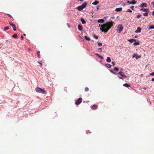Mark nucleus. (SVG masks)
Listing matches in <instances>:
<instances>
[{
  "mask_svg": "<svg viewBox=\"0 0 154 154\" xmlns=\"http://www.w3.org/2000/svg\"><path fill=\"white\" fill-rule=\"evenodd\" d=\"M148 12H146V13H144L143 14V15L144 16H148Z\"/></svg>",
  "mask_w": 154,
  "mask_h": 154,
  "instance_id": "29",
  "label": "nucleus"
},
{
  "mask_svg": "<svg viewBox=\"0 0 154 154\" xmlns=\"http://www.w3.org/2000/svg\"><path fill=\"white\" fill-rule=\"evenodd\" d=\"M99 57L102 59H103V57L100 55V56H99Z\"/></svg>",
  "mask_w": 154,
  "mask_h": 154,
  "instance_id": "42",
  "label": "nucleus"
},
{
  "mask_svg": "<svg viewBox=\"0 0 154 154\" xmlns=\"http://www.w3.org/2000/svg\"><path fill=\"white\" fill-rule=\"evenodd\" d=\"M152 15H154V11H153L152 12Z\"/></svg>",
  "mask_w": 154,
  "mask_h": 154,
  "instance_id": "46",
  "label": "nucleus"
},
{
  "mask_svg": "<svg viewBox=\"0 0 154 154\" xmlns=\"http://www.w3.org/2000/svg\"><path fill=\"white\" fill-rule=\"evenodd\" d=\"M8 15H9V16L10 17H11V15H10V14H8Z\"/></svg>",
  "mask_w": 154,
  "mask_h": 154,
  "instance_id": "53",
  "label": "nucleus"
},
{
  "mask_svg": "<svg viewBox=\"0 0 154 154\" xmlns=\"http://www.w3.org/2000/svg\"><path fill=\"white\" fill-rule=\"evenodd\" d=\"M126 12L131 13L132 12V11L131 9H128L126 11Z\"/></svg>",
  "mask_w": 154,
  "mask_h": 154,
  "instance_id": "32",
  "label": "nucleus"
},
{
  "mask_svg": "<svg viewBox=\"0 0 154 154\" xmlns=\"http://www.w3.org/2000/svg\"><path fill=\"white\" fill-rule=\"evenodd\" d=\"M112 64L113 66H114L115 65V63L114 62H112Z\"/></svg>",
  "mask_w": 154,
  "mask_h": 154,
  "instance_id": "41",
  "label": "nucleus"
},
{
  "mask_svg": "<svg viewBox=\"0 0 154 154\" xmlns=\"http://www.w3.org/2000/svg\"><path fill=\"white\" fill-rule=\"evenodd\" d=\"M81 21L83 24H85L86 23L85 20L83 19L82 18L81 19Z\"/></svg>",
  "mask_w": 154,
  "mask_h": 154,
  "instance_id": "22",
  "label": "nucleus"
},
{
  "mask_svg": "<svg viewBox=\"0 0 154 154\" xmlns=\"http://www.w3.org/2000/svg\"><path fill=\"white\" fill-rule=\"evenodd\" d=\"M150 75H154V72H152V73H150Z\"/></svg>",
  "mask_w": 154,
  "mask_h": 154,
  "instance_id": "43",
  "label": "nucleus"
},
{
  "mask_svg": "<svg viewBox=\"0 0 154 154\" xmlns=\"http://www.w3.org/2000/svg\"><path fill=\"white\" fill-rule=\"evenodd\" d=\"M141 29L140 27H138L137 28V30L135 31V32L136 33L140 32H141Z\"/></svg>",
  "mask_w": 154,
  "mask_h": 154,
  "instance_id": "9",
  "label": "nucleus"
},
{
  "mask_svg": "<svg viewBox=\"0 0 154 154\" xmlns=\"http://www.w3.org/2000/svg\"><path fill=\"white\" fill-rule=\"evenodd\" d=\"M94 37L96 39H97L98 38V36L94 34L93 35Z\"/></svg>",
  "mask_w": 154,
  "mask_h": 154,
  "instance_id": "35",
  "label": "nucleus"
},
{
  "mask_svg": "<svg viewBox=\"0 0 154 154\" xmlns=\"http://www.w3.org/2000/svg\"><path fill=\"white\" fill-rule=\"evenodd\" d=\"M35 90L36 92L40 93L42 94H46L47 92L44 90L42 89V88H40L38 87H37L35 88Z\"/></svg>",
  "mask_w": 154,
  "mask_h": 154,
  "instance_id": "2",
  "label": "nucleus"
},
{
  "mask_svg": "<svg viewBox=\"0 0 154 154\" xmlns=\"http://www.w3.org/2000/svg\"><path fill=\"white\" fill-rule=\"evenodd\" d=\"M113 23V22H107L101 25L100 24L99 26L101 27L100 29L102 32H107L112 26Z\"/></svg>",
  "mask_w": 154,
  "mask_h": 154,
  "instance_id": "1",
  "label": "nucleus"
},
{
  "mask_svg": "<svg viewBox=\"0 0 154 154\" xmlns=\"http://www.w3.org/2000/svg\"><path fill=\"white\" fill-rule=\"evenodd\" d=\"M21 38L22 39H23V35H21Z\"/></svg>",
  "mask_w": 154,
  "mask_h": 154,
  "instance_id": "45",
  "label": "nucleus"
},
{
  "mask_svg": "<svg viewBox=\"0 0 154 154\" xmlns=\"http://www.w3.org/2000/svg\"><path fill=\"white\" fill-rule=\"evenodd\" d=\"M99 3V2L98 1H95L94 2H93L92 4L93 5H97Z\"/></svg>",
  "mask_w": 154,
  "mask_h": 154,
  "instance_id": "16",
  "label": "nucleus"
},
{
  "mask_svg": "<svg viewBox=\"0 0 154 154\" xmlns=\"http://www.w3.org/2000/svg\"><path fill=\"white\" fill-rule=\"evenodd\" d=\"M153 38H154V37H153Z\"/></svg>",
  "mask_w": 154,
  "mask_h": 154,
  "instance_id": "56",
  "label": "nucleus"
},
{
  "mask_svg": "<svg viewBox=\"0 0 154 154\" xmlns=\"http://www.w3.org/2000/svg\"><path fill=\"white\" fill-rule=\"evenodd\" d=\"M111 72L112 73L113 72L112 71H111Z\"/></svg>",
  "mask_w": 154,
  "mask_h": 154,
  "instance_id": "51",
  "label": "nucleus"
},
{
  "mask_svg": "<svg viewBox=\"0 0 154 154\" xmlns=\"http://www.w3.org/2000/svg\"><path fill=\"white\" fill-rule=\"evenodd\" d=\"M95 54L97 56H98L99 57V56H100V55L99 54H98L97 53H95Z\"/></svg>",
  "mask_w": 154,
  "mask_h": 154,
  "instance_id": "39",
  "label": "nucleus"
},
{
  "mask_svg": "<svg viewBox=\"0 0 154 154\" xmlns=\"http://www.w3.org/2000/svg\"><path fill=\"white\" fill-rule=\"evenodd\" d=\"M128 3L129 4H134L136 3V2L134 0H133L130 2L128 1Z\"/></svg>",
  "mask_w": 154,
  "mask_h": 154,
  "instance_id": "8",
  "label": "nucleus"
},
{
  "mask_svg": "<svg viewBox=\"0 0 154 154\" xmlns=\"http://www.w3.org/2000/svg\"><path fill=\"white\" fill-rule=\"evenodd\" d=\"M112 74H116V73H115V72H113V73H112Z\"/></svg>",
  "mask_w": 154,
  "mask_h": 154,
  "instance_id": "49",
  "label": "nucleus"
},
{
  "mask_svg": "<svg viewBox=\"0 0 154 154\" xmlns=\"http://www.w3.org/2000/svg\"><path fill=\"white\" fill-rule=\"evenodd\" d=\"M12 37L14 38H17V35L16 34H15L12 35Z\"/></svg>",
  "mask_w": 154,
  "mask_h": 154,
  "instance_id": "27",
  "label": "nucleus"
},
{
  "mask_svg": "<svg viewBox=\"0 0 154 154\" xmlns=\"http://www.w3.org/2000/svg\"><path fill=\"white\" fill-rule=\"evenodd\" d=\"M37 56L38 58H39L40 57V51H38L37 52Z\"/></svg>",
  "mask_w": 154,
  "mask_h": 154,
  "instance_id": "23",
  "label": "nucleus"
},
{
  "mask_svg": "<svg viewBox=\"0 0 154 154\" xmlns=\"http://www.w3.org/2000/svg\"><path fill=\"white\" fill-rule=\"evenodd\" d=\"M87 5V2H85L81 5V6L84 9L86 7Z\"/></svg>",
  "mask_w": 154,
  "mask_h": 154,
  "instance_id": "7",
  "label": "nucleus"
},
{
  "mask_svg": "<svg viewBox=\"0 0 154 154\" xmlns=\"http://www.w3.org/2000/svg\"><path fill=\"white\" fill-rule=\"evenodd\" d=\"M133 57H135L137 59L140 57V56H138L137 54H134V55L133 56Z\"/></svg>",
  "mask_w": 154,
  "mask_h": 154,
  "instance_id": "17",
  "label": "nucleus"
},
{
  "mask_svg": "<svg viewBox=\"0 0 154 154\" xmlns=\"http://www.w3.org/2000/svg\"><path fill=\"white\" fill-rule=\"evenodd\" d=\"M85 38L87 41H90V38L86 36H85Z\"/></svg>",
  "mask_w": 154,
  "mask_h": 154,
  "instance_id": "24",
  "label": "nucleus"
},
{
  "mask_svg": "<svg viewBox=\"0 0 154 154\" xmlns=\"http://www.w3.org/2000/svg\"><path fill=\"white\" fill-rule=\"evenodd\" d=\"M114 69L116 71H118L119 70V68L117 67H115L114 68Z\"/></svg>",
  "mask_w": 154,
  "mask_h": 154,
  "instance_id": "28",
  "label": "nucleus"
},
{
  "mask_svg": "<svg viewBox=\"0 0 154 154\" xmlns=\"http://www.w3.org/2000/svg\"><path fill=\"white\" fill-rule=\"evenodd\" d=\"M150 29H154V25H152L149 27Z\"/></svg>",
  "mask_w": 154,
  "mask_h": 154,
  "instance_id": "34",
  "label": "nucleus"
},
{
  "mask_svg": "<svg viewBox=\"0 0 154 154\" xmlns=\"http://www.w3.org/2000/svg\"><path fill=\"white\" fill-rule=\"evenodd\" d=\"M141 17V15L140 14L138 15L137 16V18H140Z\"/></svg>",
  "mask_w": 154,
  "mask_h": 154,
  "instance_id": "36",
  "label": "nucleus"
},
{
  "mask_svg": "<svg viewBox=\"0 0 154 154\" xmlns=\"http://www.w3.org/2000/svg\"><path fill=\"white\" fill-rule=\"evenodd\" d=\"M140 10L141 11H143L146 12H149V10L148 9H140Z\"/></svg>",
  "mask_w": 154,
  "mask_h": 154,
  "instance_id": "12",
  "label": "nucleus"
},
{
  "mask_svg": "<svg viewBox=\"0 0 154 154\" xmlns=\"http://www.w3.org/2000/svg\"><path fill=\"white\" fill-rule=\"evenodd\" d=\"M123 29V27L122 24H119L117 28V31L119 33L122 32Z\"/></svg>",
  "mask_w": 154,
  "mask_h": 154,
  "instance_id": "3",
  "label": "nucleus"
},
{
  "mask_svg": "<svg viewBox=\"0 0 154 154\" xmlns=\"http://www.w3.org/2000/svg\"><path fill=\"white\" fill-rule=\"evenodd\" d=\"M143 89H144V90H146V88H145V87H144L143 88Z\"/></svg>",
  "mask_w": 154,
  "mask_h": 154,
  "instance_id": "50",
  "label": "nucleus"
},
{
  "mask_svg": "<svg viewBox=\"0 0 154 154\" xmlns=\"http://www.w3.org/2000/svg\"><path fill=\"white\" fill-rule=\"evenodd\" d=\"M140 7L142 8H143L144 7H146L147 4L146 3H143L142 4H141Z\"/></svg>",
  "mask_w": 154,
  "mask_h": 154,
  "instance_id": "10",
  "label": "nucleus"
},
{
  "mask_svg": "<svg viewBox=\"0 0 154 154\" xmlns=\"http://www.w3.org/2000/svg\"><path fill=\"white\" fill-rule=\"evenodd\" d=\"M82 98L81 97L79 98L78 100L75 102V104L76 105H79L80 103H81L82 101Z\"/></svg>",
  "mask_w": 154,
  "mask_h": 154,
  "instance_id": "4",
  "label": "nucleus"
},
{
  "mask_svg": "<svg viewBox=\"0 0 154 154\" xmlns=\"http://www.w3.org/2000/svg\"><path fill=\"white\" fill-rule=\"evenodd\" d=\"M9 29V26H6L4 28V31H5L6 30L8 29Z\"/></svg>",
  "mask_w": 154,
  "mask_h": 154,
  "instance_id": "26",
  "label": "nucleus"
},
{
  "mask_svg": "<svg viewBox=\"0 0 154 154\" xmlns=\"http://www.w3.org/2000/svg\"><path fill=\"white\" fill-rule=\"evenodd\" d=\"M128 41L130 42L131 43H132L133 42H134V41H136V40L135 39H133V38H132V39H131L130 40H128Z\"/></svg>",
  "mask_w": 154,
  "mask_h": 154,
  "instance_id": "20",
  "label": "nucleus"
},
{
  "mask_svg": "<svg viewBox=\"0 0 154 154\" xmlns=\"http://www.w3.org/2000/svg\"><path fill=\"white\" fill-rule=\"evenodd\" d=\"M78 29L81 31L82 30V27L81 25H79L78 26Z\"/></svg>",
  "mask_w": 154,
  "mask_h": 154,
  "instance_id": "11",
  "label": "nucleus"
},
{
  "mask_svg": "<svg viewBox=\"0 0 154 154\" xmlns=\"http://www.w3.org/2000/svg\"><path fill=\"white\" fill-rule=\"evenodd\" d=\"M122 8H119L116 9L115 11L117 12H119L121 11L122 10Z\"/></svg>",
  "mask_w": 154,
  "mask_h": 154,
  "instance_id": "14",
  "label": "nucleus"
},
{
  "mask_svg": "<svg viewBox=\"0 0 154 154\" xmlns=\"http://www.w3.org/2000/svg\"><path fill=\"white\" fill-rule=\"evenodd\" d=\"M9 24L13 28V30L14 31H16L17 29L16 27V26L15 24H13L12 22H11L10 21L9 22Z\"/></svg>",
  "mask_w": 154,
  "mask_h": 154,
  "instance_id": "6",
  "label": "nucleus"
},
{
  "mask_svg": "<svg viewBox=\"0 0 154 154\" xmlns=\"http://www.w3.org/2000/svg\"><path fill=\"white\" fill-rule=\"evenodd\" d=\"M117 74L120 75L122 77L126 78L127 76L124 75V73L121 71H119Z\"/></svg>",
  "mask_w": 154,
  "mask_h": 154,
  "instance_id": "5",
  "label": "nucleus"
},
{
  "mask_svg": "<svg viewBox=\"0 0 154 154\" xmlns=\"http://www.w3.org/2000/svg\"><path fill=\"white\" fill-rule=\"evenodd\" d=\"M84 0H80V1H83Z\"/></svg>",
  "mask_w": 154,
  "mask_h": 154,
  "instance_id": "54",
  "label": "nucleus"
},
{
  "mask_svg": "<svg viewBox=\"0 0 154 154\" xmlns=\"http://www.w3.org/2000/svg\"><path fill=\"white\" fill-rule=\"evenodd\" d=\"M106 67H107L108 68H110L111 67V65H110V64H108V63H107V64H106Z\"/></svg>",
  "mask_w": 154,
  "mask_h": 154,
  "instance_id": "25",
  "label": "nucleus"
},
{
  "mask_svg": "<svg viewBox=\"0 0 154 154\" xmlns=\"http://www.w3.org/2000/svg\"><path fill=\"white\" fill-rule=\"evenodd\" d=\"M152 81L154 82V78H152Z\"/></svg>",
  "mask_w": 154,
  "mask_h": 154,
  "instance_id": "47",
  "label": "nucleus"
},
{
  "mask_svg": "<svg viewBox=\"0 0 154 154\" xmlns=\"http://www.w3.org/2000/svg\"><path fill=\"white\" fill-rule=\"evenodd\" d=\"M106 61L107 62H109V63L111 61V59H110V57H107L106 59Z\"/></svg>",
  "mask_w": 154,
  "mask_h": 154,
  "instance_id": "18",
  "label": "nucleus"
},
{
  "mask_svg": "<svg viewBox=\"0 0 154 154\" xmlns=\"http://www.w3.org/2000/svg\"><path fill=\"white\" fill-rule=\"evenodd\" d=\"M137 36H135V38H137Z\"/></svg>",
  "mask_w": 154,
  "mask_h": 154,
  "instance_id": "55",
  "label": "nucleus"
},
{
  "mask_svg": "<svg viewBox=\"0 0 154 154\" xmlns=\"http://www.w3.org/2000/svg\"><path fill=\"white\" fill-rule=\"evenodd\" d=\"M97 45L98 46H102V43L100 42H98L97 44Z\"/></svg>",
  "mask_w": 154,
  "mask_h": 154,
  "instance_id": "31",
  "label": "nucleus"
},
{
  "mask_svg": "<svg viewBox=\"0 0 154 154\" xmlns=\"http://www.w3.org/2000/svg\"><path fill=\"white\" fill-rule=\"evenodd\" d=\"M77 9L78 10L80 11H81L83 9V8L81 6L78 7Z\"/></svg>",
  "mask_w": 154,
  "mask_h": 154,
  "instance_id": "19",
  "label": "nucleus"
},
{
  "mask_svg": "<svg viewBox=\"0 0 154 154\" xmlns=\"http://www.w3.org/2000/svg\"><path fill=\"white\" fill-rule=\"evenodd\" d=\"M134 6H132L130 7V8L133 10H134Z\"/></svg>",
  "mask_w": 154,
  "mask_h": 154,
  "instance_id": "40",
  "label": "nucleus"
},
{
  "mask_svg": "<svg viewBox=\"0 0 154 154\" xmlns=\"http://www.w3.org/2000/svg\"><path fill=\"white\" fill-rule=\"evenodd\" d=\"M89 90V89L88 87H86L85 88V91L87 92Z\"/></svg>",
  "mask_w": 154,
  "mask_h": 154,
  "instance_id": "30",
  "label": "nucleus"
},
{
  "mask_svg": "<svg viewBox=\"0 0 154 154\" xmlns=\"http://www.w3.org/2000/svg\"><path fill=\"white\" fill-rule=\"evenodd\" d=\"M38 63L39 64H41V66H42V61H38Z\"/></svg>",
  "mask_w": 154,
  "mask_h": 154,
  "instance_id": "37",
  "label": "nucleus"
},
{
  "mask_svg": "<svg viewBox=\"0 0 154 154\" xmlns=\"http://www.w3.org/2000/svg\"><path fill=\"white\" fill-rule=\"evenodd\" d=\"M98 51L99 52L101 51H102V49L101 48H100L98 49Z\"/></svg>",
  "mask_w": 154,
  "mask_h": 154,
  "instance_id": "38",
  "label": "nucleus"
},
{
  "mask_svg": "<svg viewBox=\"0 0 154 154\" xmlns=\"http://www.w3.org/2000/svg\"><path fill=\"white\" fill-rule=\"evenodd\" d=\"M104 21H105L103 19H99L97 20V22L98 23H103L104 22Z\"/></svg>",
  "mask_w": 154,
  "mask_h": 154,
  "instance_id": "15",
  "label": "nucleus"
},
{
  "mask_svg": "<svg viewBox=\"0 0 154 154\" xmlns=\"http://www.w3.org/2000/svg\"><path fill=\"white\" fill-rule=\"evenodd\" d=\"M99 9V7H97V10H98V9Z\"/></svg>",
  "mask_w": 154,
  "mask_h": 154,
  "instance_id": "52",
  "label": "nucleus"
},
{
  "mask_svg": "<svg viewBox=\"0 0 154 154\" xmlns=\"http://www.w3.org/2000/svg\"><path fill=\"white\" fill-rule=\"evenodd\" d=\"M122 69H120V71H121V72H122Z\"/></svg>",
  "mask_w": 154,
  "mask_h": 154,
  "instance_id": "48",
  "label": "nucleus"
},
{
  "mask_svg": "<svg viewBox=\"0 0 154 154\" xmlns=\"http://www.w3.org/2000/svg\"><path fill=\"white\" fill-rule=\"evenodd\" d=\"M118 77L119 78V79H122V76L121 77H120L119 76H118Z\"/></svg>",
  "mask_w": 154,
  "mask_h": 154,
  "instance_id": "44",
  "label": "nucleus"
},
{
  "mask_svg": "<svg viewBox=\"0 0 154 154\" xmlns=\"http://www.w3.org/2000/svg\"><path fill=\"white\" fill-rule=\"evenodd\" d=\"M139 45V42H135L134 44V45Z\"/></svg>",
  "mask_w": 154,
  "mask_h": 154,
  "instance_id": "33",
  "label": "nucleus"
},
{
  "mask_svg": "<svg viewBox=\"0 0 154 154\" xmlns=\"http://www.w3.org/2000/svg\"><path fill=\"white\" fill-rule=\"evenodd\" d=\"M123 86L126 87H128L130 86V85L127 83L124 84Z\"/></svg>",
  "mask_w": 154,
  "mask_h": 154,
  "instance_id": "21",
  "label": "nucleus"
},
{
  "mask_svg": "<svg viewBox=\"0 0 154 154\" xmlns=\"http://www.w3.org/2000/svg\"><path fill=\"white\" fill-rule=\"evenodd\" d=\"M97 106L96 105H93L91 107L93 109H96L97 108Z\"/></svg>",
  "mask_w": 154,
  "mask_h": 154,
  "instance_id": "13",
  "label": "nucleus"
}]
</instances>
